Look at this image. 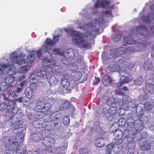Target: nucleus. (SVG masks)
<instances>
[{"label":"nucleus","instance_id":"1","mask_svg":"<svg viewBox=\"0 0 154 154\" xmlns=\"http://www.w3.org/2000/svg\"><path fill=\"white\" fill-rule=\"evenodd\" d=\"M138 33L135 35L136 40H133V38L130 36L125 37L124 38V41L127 44L134 45L126 48V49L122 47L117 48L116 50V56L119 57L124 54L128 51L135 52L140 50V48L137 43L146 45L147 43V39L149 35V31L146 27L143 26H138L136 27Z\"/></svg>","mask_w":154,"mask_h":154},{"label":"nucleus","instance_id":"2","mask_svg":"<svg viewBox=\"0 0 154 154\" xmlns=\"http://www.w3.org/2000/svg\"><path fill=\"white\" fill-rule=\"evenodd\" d=\"M66 32L67 34H70L71 36H73L72 40L74 45H79L83 48H86L89 46L90 43L88 42V39L89 36L90 37H91V38L95 37L94 33H92L89 31L87 32V35L69 29H66Z\"/></svg>","mask_w":154,"mask_h":154},{"label":"nucleus","instance_id":"3","mask_svg":"<svg viewBox=\"0 0 154 154\" xmlns=\"http://www.w3.org/2000/svg\"><path fill=\"white\" fill-rule=\"evenodd\" d=\"M4 99L9 102L7 114L9 117V119H11V124L15 125L13 128L15 130L17 128H21L22 127V124H18L20 120L18 119V116L17 114L18 110L15 108L16 101L14 100H11L7 97H4Z\"/></svg>","mask_w":154,"mask_h":154},{"label":"nucleus","instance_id":"4","mask_svg":"<svg viewBox=\"0 0 154 154\" xmlns=\"http://www.w3.org/2000/svg\"><path fill=\"white\" fill-rule=\"evenodd\" d=\"M43 145L46 147L45 150L49 152L55 153L57 152L59 146H55L56 141L54 138L48 136L44 137L42 140Z\"/></svg>","mask_w":154,"mask_h":154},{"label":"nucleus","instance_id":"5","mask_svg":"<svg viewBox=\"0 0 154 154\" xmlns=\"http://www.w3.org/2000/svg\"><path fill=\"white\" fill-rule=\"evenodd\" d=\"M37 75L38 76L42 78L43 79H46L51 86H53L58 83L57 79L49 72L46 69H43V70L38 71Z\"/></svg>","mask_w":154,"mask_h":154},{"label":"nucleus","instance_id":"6","mask_svg":"<svg viewBox=\"0 0 154 154\" xmlns=\"http://www.w3.org/2000/svg\"><path fill=\"white\" fill-rule=\"evenodd\" d=\"M51 106V104L48 102L44 103L41 100H38L35 107V110L37 112H44V114L48 115L51 113L49 110Z\"/></svg>","mask_w":154,"mask_h":154},{"label":"nucleus","instance_id":"7","mask_svg":"<svg viewBox=\"0 0 154 154\" xmlns=\"http://www.w3.org/2000/svg\"><path fill=\"white\" fill-rule=\"evenodd\" d=\"M14 137L13 136H11L7 138L4 146L8 150L12 151L14 153L16 154L17 153L19 145L14 140Z\"/></svg>","mask_w":154,"mask_h":154},{"label":"nucleus","instance_id":"8","mask_svg":"<svg viewBox=\"0 0 154 154\" xmlns=\"http://www.w3.org/2000/svg\"><path fill=\"white\" fill-rule=\"evenodd\" d=\"M120 82L118 83V85L119 87H121L123 84L125 83H128L132 82V79H130L129 77L130 75L129 72L126 71L124 70L121 71L120 72Z\"/></svg>","mask_w":154,"mask_h":154},{"label":"nucleus","instance_id":"9","mask_svg":"<svg viewBox=\"0 0 154 154\" xmlns=\"http://www.w3.org/2000/svg\"><path fill=\"white\" fill-rule=\"evenodd\" d=\"M33 83H31L30 85V87L28 88L25 89L24 93L26 96L28 98L32 97L33 95L34 89H36L38 87L35 82L38 81L34 78L32 79Z\"/></svg>","mask_w":154,"mask_h":154},{"label":"nucleus","instance_id":"10","mask_svg":"<svg viewBox=\"0 0 154 154\" xmlns=\"http://www.w3.org/2000/svg\"><path fill=\"white\" fill-rule=\"evenodd\" d=\"M111 3L110 0H97L94 5V8L96 9V11L94 12L93 11L92 13L94 14H96L98 11V10L97 9V8H105L109 5Z\"/></svg>","mask_w":154,"mask_h":154},{"label":"nucleus","instance_id":"11","mask_svg":"<svg viewBox=\"0 0 154 154\" xmlns=\"http://www.w3.org/2000/svg\"><path fill=\"white\" fill-rule=\"evenodd\" d=\"M10 57L13 63L20 64L24 60L22 57L17 54L16 52L12 53L10 55Z\"/></svg>","mask_w":154,"mask_h":154},{"label":"nucleus","instance_id":"12","mask_svg":"<svg viewBox=\"0 0 154 154\" xmlns=\"http://www.w3.org/2000/svg\"><path fill=\"white\" fill-rule=\"evenodd\" d=\"M133 126L136 131H140L144 129V125L142 120L138 119L134 121Z\"/></svg>","mask_w":154,"mask_h":154},{"label":"nucleus","instance_id":"13","mask_svg":"<svg viewBox=\"0 0 154 154\" xmlns=\"http://www.w3.org/2000/svg\"><path fill=\"white\" fill-rule=\"evenodd\" d=\"M45 53L47 52L49 55H52L54 54L57 55L59 54L60 53V49H59L55 48L53 50L51 47L48 48L47 47L45 48V49H44Z\"/></svg>","mask_w":154,"mask_h":154},{"label":"nucleus","instance_id":"14","mask_svg":"<svg viewBox=\"0 0 154 154\" xmlns=\"http://www.w3.org/2000/svg\"><path fill=\"white\" fill-rule=\"evenodd\" d=\"M135 136L133 134H130L127 138V141L128 144H131L130 145L131 148H134L135 146L136 143L134 142Z\"/></svg>","mask_w":154,"mask_h":154},{"label":"nucleus","instance_id":"15","mask_svg":"<svg viewBox=\"0 0 154 154\" xmlns=\"http://www.w3.org/2000/svg\"><path fill=\"white\" fill-rule=\"evenodd\" d=\"M61 83L63 87L68 92L70 91V84L69 81L65 78H62L61 80Z\"/></svg>","mask_w":154,"mask_h":154},{"label":"nucleus","instance_id":"16","mask_svg":"<svg viewBox=\"0 0 154 154\" xmlns=\"http://www.w3.org/2000/svg\"><path fill=\"white\" fill-rule=\"evenodd\" d=\"M117 112L116 107L112 106L108 109L107 112L106 113V117H112L116 114Z\"/></svg>","mask_w":154,"mask_h":154},{"label":"nucleus","instance_id":"17","mask_svg":"<svg viewBox=\"0 0 154 154\" xmlns=\"http://www.w3.org/2000/svg\"><path fill=\"white\" fill-rule=\"evenodd\" d=\"M11 69L9 68V66L7 64H3L2 66V68H0V75L1 74H5L9 73V71H11Z\"/></svg>","mask_w":154,"mask_h":154},{"label":"nucleus","instance_id":"18","mask_svg":"<svg viewBox=\"0 0 154 154\" xmlns=\"http://www.w3.org/2000/svg\"><path fill=\"white\" fill-rule=\"evenodd\" d=\"M145 88L146 91L148 93L153 94L154 92V85L150 82H147L146 84Z\"/></svg>","mask_w":154,"mask_h":154},{"label":"nucleus","instance_id":"19","mask_svg":"<svg viewBox=\"0 0 154 154\" xmlns=\"http://www.w3.org/2000/svg\"><path fill=\"white\" fill-rule=\"evenodd\" d=\"M153 66L152 62L149 61H145L143 64V68L146 71H149L151 69Z\"/></svg>","mask_w":154,"mask_h":154},{"label":"nucleus","instance_id":"20","mask_svg":"<svg viewBox=\"0 0 154 154\" xmlns=\"http://www.w3.org/2000/svg\"><path fill=\"white\" fill-rule=\"evenodd\" d=\"M143 144H140L139 146L140 149L142 151L149 150L151 149V146L150 144L148 143H146L145 141V143L143 142Z\"/></svg>","mask_w":154,"mask_h":154},{"label":"nucleus","instance_id":"21","mask_svg":"<svg viewBox=\"0 0 154 154\" xmlns=\"http://www.w3.org/2000/svg\"><path fill=\"white\" fill-rule=\"evenodd\" d=\"M95 144L97 147H102L104 145V140L102 137L97 138L95 140Z\"/></svg>","mask_w":154,"mask_h":154},{"label":"nucleus","instance_id":"22","mask_svg":"<svg viewBox=\"0 0 154 154\" xmlns=\"http://www.w3.org/2000/svg\"><path fill=\"white\" fill-rule=\"evenodd\" d=\"M143 77L141 76L137 77L135 80H134L133 81V83L135 85H140L143 84Z\"/></svg>","mask_w":154,"mask_h":154},{"label":"nucleus","instance_id":"23","mask_svg":"<svg viewBox=\"0 0 154 154\" xmlns=\"http://www.w3.org/2000/svg\"><path fill=\"white\" fill-rule=\"evenodd\" d=\"M103 84L105 86H107L110 83V81L109 76L108 75L106 74L104 75L102 78Z\"/></svg>","mask_w":154,"mask_h":154},{"label":"nucleus","instance_id":"24","mask_svg":"<svg viewBox=\"0 0 154 154\" xmlns=\"http://www.w3.org/2000/svg\"><path fill=\"white\" fill-rule=\"evenodd\" d=\"M5 81L6 82L8 83H13L14 81V77L12 74L7 75L5 78Z\"/></svg>","mask_w":154,"mask_h":154},{"label":"nucleus","instance_id":"25","mask_svg":"<svg viewBox=\"0 0 154 154\" xmlns=\"http://www.w3.org/2000/svg\"><path fill=\"white\" fill-rule=\"evenodd\" d=\"M30 68V66L28 65H26L20 67L19 70V72L20 73H26Z\"/></svg>","mask_w":154,"mask_h":154},{"label":"nucleus","instance_id":"26","mask_svg":"<svg viewBox=\"0 0 154 154\" xmlns=\"http://www.w3.org/2000/svg\"><path fill=\"white\" fill-rule=\"evenodd\" d=\"M45 45L44 49H45L46 47L48 48L49 47H48V46H52L55 44L53 40L49 38H47L45 39Z\"/></svg>","mask_w":154,"mask_h":154},{"label":"nucleus","instance_id":"27","mask_svg":"<svg viewBox=\"0 0 154 154\" xmlns=\"http://www.w3.org/2000/svg\"><path fill=\"white\" fill-rule=\"evenodd\" d=\"M70 106V103L69 101H65L63 103L60 107V109L61 110L66 109L69 108Z\"/></svg>","mask_w":154,"mask_h":154},{"label":"nucleus","instance_id":"28","mask_svg":"<svg viewBox=\"0 0 154 154\" xmlns=\"http://www.w3.org/2000/svg\"><path fill=\"white\" fill-rule=\"evenodd\" d=\"M35 60V56L33 54H29L27 57V62L31 64Z\"/></svg>","mask_w":154,"mask_h":154},{"label":"nucleus","instance_id":"29","mask_svg":"<svg viewBox=\"0 0 154 154\" xmlns=\"http://www.w3.org/2000/svg\"><path fill=\"white\" fill-rule=\"evenodd\" d=\"M105 21L103 17H100L98 19H96L95 21V23H97L100 26H102L105 23Z\"/></svg>","mask_w":154,"mask_h":154},{"label":"nucleus","instance_id":"30","mask_svg":"<svg viewBox=\"0 0 154 154\" xmlns=\"http://www.w3.org/2000/svg\"><path fill=\"white\" fill-rule=\"evenodd\" d=\"M115 102V99L113 97H109L106 104L109 106H111L114 104Z\"/></svg>","mask_w":154,"mask_h":154},{"label":"nucleus","instance_id":"31","mask_svg":"<svg viewBox=\"0 0 154 154\" xmlns=\"http://www.w3.org/2000/svg\"><path fill=\"white\" fill-rule=\"evenodd\" d=\"M70 119L69 116H66L63 117L62 119V122L64 124L67 125L70 123Z\"/></svg>","mask_w":154,"mask_h":154},{"label":"nucleus","instance_id":"32","mask_svg":"<svg viewBox=\"0 0 154 154\" xmlns=\"http://www.w3.org/2000/svg\"><path fill=\"white\" fill-rule=\"evenodd\" d=\"M55 112L50 114L49 117L51 121H59L60 120V117H57L55 116Z\"/></svg>","mask_w":154,"mask_h":154},{"label":"nucleus","instance_id":"33","mask_svg":"<svg viewBox=\"0 0 154 154\" xmlns=\"http://www.w3.org/2000/svg\"><path fill=\"white\" fill-rule=\"evenodd\" d=\"M101 15L103 16H106L108 17H111L113 15L112 11L108 10L103 11L101 12Z\"/></svg>","mask_w":154,"mask_h":154},{"label":"nucleus","instance_id":"34","mask_svg":"<svg viewBox=\"0 0 154 154\" xmlns=\"http://www.w3.org/2000/svg\"><path fill=\"white\" fill-rule=\"evenodd\" d=\"M43 63H47L46 65L48 67L51 66H53L54 64H55L54 63H51V60L48 59H47L46 58H44L43 59Z\"/></svg>","mask_w":154,"mask_h":154},{"label":"nucleus","instance_id":"35","mask_svg":"<svg viewBox=\"0 0 154 154\" xmlns=\"http://www.w3.org/2000/svg\"><path fill=\"white\" fill-rule=\"evenodd\" d=\"M8 106L6 102H3L0 104V110L3 111L6 109Z\"/></svg>","mask_w":154,"mask_h":154},{"label":"nucleus","instance_id":"36","mask_svg":"<svg viewBox=\"0 0 154 154\" xmlns=\"http://www.w3.org/2000/svg\"><path fill=\"white\" fill-rule=\"evenodd\" d=\"M42 138V137L40 136L39 134H35L33 136V140L35 141L38 142L41 140Z\"/></svg>","mask_w":154,"mask_h":154},{"label":"nucleus","instance_id":"37","mask_svg":"<svg viewBox=\"0 0 154 154\" xmlns=\"http://www.w3.org/2000/svg\"><path fill=\"white\" fill-rule=\"evenodd\" d=\"M113 148L112 144H109L106 146V150L108 154H111V152Z\"/></svg>","mask_w":154,"mask_h":154},{"label":"nucleus","instance_id":"38","mask_svg":"<svg viewBox=\"0 0 154 154\" xmlns=\"http://www.w3.org/2000/svg\"><path fill=\"white\" fill-rule=\"evenodd\" d=\"M142 20L145 23H150L151 21L149 18L147 16H143L142 18Z\"/></svg>","mask_w":154,"mask_h":154},{"label":"nucleus","instance_id":"39","mask_svg":"<svg viewBox=\"0 0 154 154\" xmlns=\"http://www.w3.org/2000/svg\"><path fill=\"white\" fill-rule=\"evenodd\" d=\"M69 60V59H67L66 57H64L63 58L61 59L62 63L66 65H70V63H68Z\"/></svg>","mask_w":154,"mask_h":154},{"label":"nucleus","instance_id":"40","mask_svg":"<svg viewBox=\"0 0 154 154\" xmlns=\"http://www.w3.org/2000/svg\"><path fill=\"white\" fill-rule=\"evenodd\" d=\"M82 75L79 72H76L74 76L75 77V80H78L80 79L82 76Z\"/></svg>","mask_w":154,"mask_h":154},{"label":"nucleus","instance_id":"41","mask_svg":"<svg viewBox=\"0 0 154 154\" xmlns=\"http://www.w3.org/2000/svg\"><path fill=\"white\" fill-rule=\"evenodd\" d=\"M122 37V35L120 34L116 35L113 38V40L115 42H118L120 40Z\"/></svg>","mask_w":154,"mask_h":154},{"label":"nucleus","instance_id":"42","mask_svg":"<svg viewBox=\"0 0 154 154\" xmlns=\"http://www.w3.org/2000/svg\"><path fill=\"white\" fill-rule=\"evenodd\" d=\"M145 107L146 109L147 110H150L152 109V106L151 104L149 103H147L145 105Z\"/></svg>","mask_w":154,"mask_h":154},{"label":"nucleus","instance_id":"43","mask_svg":"<svg viewBox=\"0 0 154 154\" xmlns=\"http://www.w3.org/2000/svg\"><path fill=\"white\" fill-rule=\"evenodd\" d=\"M79 153L80 154H88V152L85 149L82 148L80 149Z\"/></svg>","mask_w":154,"mask_h":154},{"label":"nucleus","instance_id":"44","mask_svg":"<svg viewBox=\"0 0 154 154\" xmlns=\"http://www.w3.org/2000/svg\"><path fill=\"white\" fill-rule=\"evenodd\" d=\"M108 96L104 95L103 96L101 99V101L103 103H107Z\"/></svg>","mask_w":154,"mask_h":154},{"label":"nucleus","instance_id":"45","mask_svg":"<svg viewBox=\"0 0 154 154\" xmlns=\"http://www.w3.org/2000/svg\"><path fill=\"white\" fill-rule=\"evenodd\" d=\"M53 38L54 42L55 44L58 42L60 39L59 36L58 35H54Z\"/></svg>","mask_w":154,"mask_h":154},{"label":"nucleus","instance_id":"46","mask_svg":"<svg viewBox=\"0 0 154 154\" xmlns=\"http://www.w3.org/2000/svg\"><path fill=\"white\" fill-rule=\"evenodd\" d=\"M125 61V59L124 57H121L118 60V63L119 64H122L124 63Z\"/></svg>","mask_w":154,"mask_h":154},{"label":"nucleus","instance_id":"47","mask_svg":"<svg viewBox=\"0 0 154 154\" xmlns=\"http://www.w3.org/2000/svg\"><path fill=\"white\" fill-rule=\"evenodd\" d=\"M142 98V100L143 101H146L148 98V96L147 94L145 93L143 94L142 95V96H141Z\"/></svg>","mask_w":154,"mask_h":154},{"label":"nucleus","instance_id":"48","mask_svg":"<svg viewBox=\"0 0 154 154\" xmlns=\"http://www.w3.org/2000/svg\"><path fill=\"white\" fill-rule=\"evenodd\" d=\"M119 123L121 126H124L125 124V121L124 119H120L119 120Z\"/></svg>","mask_w":154,"mask_h":154},{"label":"nucleus","instance_id":"49","mask_svg":"<svg viewBox=\"0 0 154 154\" xmlns=\"http://www.w3.org/2000/svg\"><path fill=\"white\" fill-rule=\"evenodd\" d=\"M144 113L143 110L142 109H140L138 114V117L139 118H140L141 117L143 116Z\"/></svg>","mask_w":154,"mask_h":154},{"label":"nucleus","instance_id":"50","mask_svg":"<svg viewBox=\"0 0 154 154\" xmlns=\"http://www.w3.org/2000/svg\"><path fill=\"white\" fill-rule=\"evenodd\" d=\"M129 132V131L128 130H125L124 131L123 134H122V132H121L122 135H123L126 137L127 136Z\"/></svg>","mask_w":154,"mask_h":154},{"label":"nucleus","instance_id":"51","mask_svg":"<svg viewBox=\"0 0 154 154\" xmlns=\"http://www.w3.org/2000/svg\"><path fill=\"white\" fill-rule=\"evenodd\" d=\"M36 54L38 57H39L42 56V53L40 49H39L36 51Z\"/></svg>","mask_w":154,"mask_h":154},{"label":"nucleus","instance_id":"52","mask_svg":"<svg viewBox=\"0 0 154 154\" xmlns=\"http://www.w3.org/2000/svg\"><path fill=\"white\" fill-rule=\"evenodd\" d=\"M27 82V81H23L20 83V85L21 87H23L24 85H26V84Z\"/></svg>","mask_w":154,"mask_h":154},{"label":"nucleus","instance_id":"53","mask_svg":"<svg viewBox=\"0 0 154 154\" xmlns=\"http://www.w3.org/2000/svg\"><path fill=\"white\" fill-rule=\"evenodd\" d=\"M55 117H60V119H61V117H62V114L61 113H59L58 112H57V113L55 112Z\"/></svg>","mask_w":154,"mask_h":154},{"label":"nucleus","instance_id":"54","mask_svg":"<svg viewBox=\"0 0 154 154\" xmlns=\"http://www.w3.org/2000/svg\"><path fill=\"white\" fill-rule=\"evenodd\" d=\"M15 101L18 102L19 103H21L23 102V98L22 97H20L19 98H17L15 100Z\"/></svg>","mask_w":154,"mask_h":154},{"label":"nucleus","instance_id":"55","mask_svg":"<svg viewBox=\"0 0 154 154\" xmlns=\"http://www.w3.org/2000/svg\"><path fill=\"white\" fill-rule=\"evenodd\" d=\"M95 78H96V81L94 83V85L97 84L100 81L99 78H97L96 77H95Z\"/></svg>","mask_w":154,"mask_h":154},{"label":"nucleus","instance_id":"56","mask_svg":"<svg viewBox=\"0 0 154 154\" xmlns=\"http://www.w3.org/2000/svg\"><path fill=\"white\" fill-rule=\"evenodd\" d=\"M122 89L124 91H128L129 89V88L125 86H124L122 87Z\"/></svg>","mask_w":154,"mask_h":154},{"label":"nucleus","instance_id":"57","mask_svg":"<svg viewBox=\"0 0 154 154\" xmlns=\"http://www.w3.org/2000/svg\"><path fill=\"white\" fill-rule=\"evenodd\" d=\"M149 9L152 11H154V4H152L149 7Z\"/></svg>","mask_w":154,"mask_h":154},{"label":"nucleus","instance_id":"58","mask_svg":"<svg viewBox=\"0 0 154 154\" xmlns=\"http://www.w3.org/2000/svg\"><path fill=\"white\" fill-rule=\"evenodd\" d=\"M22 88L20 87H18L16 90V92L17 93L20 92L21 91Z\"/></svg>","mask_w":154,"mask_h":154},{"label":"nucleus","instance_id":"59","mask_svg":"<svg viewBox=\"0 0 154 154\" xmlns=\"http://www.w3.org/2000/svg\"><path fill=\"white\" fill-rule=\"evenodd\" d=\"M91 31L93 32H95L96 33H97L99 31V28L96 29L95 30L94 29L93 30H91Z\"/></svg>","mask_w":154,"mask_h":154},{"label":"nucleus","instance_id":"60","mask_svg":"<svg viewBox=\"0 0 154 154\" xmlns=\"http://www.w3.org/2000/svg\"><path fill=\"white\" fill-rule=\"evenodd\" d=\"M151 31L152 33L154 34V26H152L151 27Z\"/></svg>","mask_w":154,"mask_h":154},{"label":"nucleus","instance_id":"61","mask_svg":"<svg viewBox=\"0 0 154 154\" xmlns=\"http://www.w3.org/2000/svg\"><path fill=\"white\" fill-rule=\"evenodd\" d=\"M116 137H117V139H121V134H120V135H116Z\"/></svg>","mask_w":154,"mask_h":154},{"label":"nucleus","instance_id":"62","mask_svg":"<svg viewBox=\"0 0 154 154\" xmlns=\"http://www.w3.org/2000/svg\"><path fill=\"white\" fill-rule=\"evenodd\" d=\"M152 57L154 59V52H152L151 54Z\"/></svg>","mask_w":154,"mask_h":154},{"label":"nucleus","instance_id":"63","mask_svg":"<svg viewBox=\"0 0 154 154\" xmlns=\"http://www.w3.org/2000/svg\"><path fill=\"white\" fill-rule=\"evenodd\" d=\"M92 24V23H88V25L89 26L91 25Z\"/></svg>","mask_w":154,"mask_h":154},{"label":"nucleus","instance_id":"64","mask_svg":"<svg viewBox=\"0 0 154 154\" xmlns=\"http://www.w3.org/2000/svg\"><path fill=\"white\" fill-rule=\"evenodd\" d=\"M152 49L153 51H154V44L152 46Z\"/></svg>","mask_w":154,"mask_h":154}]
</instances>
